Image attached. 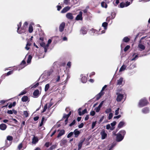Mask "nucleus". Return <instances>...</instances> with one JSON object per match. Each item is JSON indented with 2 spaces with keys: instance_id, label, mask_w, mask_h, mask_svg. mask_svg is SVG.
<instances>
[{
  "instance_id": "nucleus-1",
  "label": "nucleus",
  "mask_w": 150,
  "mask_h": 150,
  "mask_svg": "<svg viewBox=\"0 0 150 150\" xmlns=\"http://www.w3.org/2000/svg\"><path fill=\"white\" fill-rule=\"evenodd\" d=\"M21 22H20L17 24L18 28L17 32L19 34L24 33L26 31V28L24 26H23L21 27Z\"/></svg>"
},
{
  "instance_id": "nucleus-2",
  "label": "nucleus",
  "mask_w": 150,
  "mask_h": 150,
  "mask_svg": "<svg viewBox=\"0 0 150 150\" xmlns=\"http://www.w3.org/2000/svg\"><path fill=\"white\" fill-rule=\"evenodd\" d=\"M149 104L147 100L145 98H144L141 99L138 104V106L139 107H143Z\"/></svg>"
},
{
  "instance_id": "nucleus-3",
  "label": "nucleus",
  "mask_w": 150,
  "mask_h": 150,
  "mask_svg": "<svg viewBox=\"0 0 150 150\" xmlns=\"http://www.w3.org/2000/svg\"><path fill=\"white\" fill-rule=\"evenodd\" d=\"M116 95L117 96L116 99V101L118 102L121 101L124 97V95L119 92H117Z\"/></svg>"
},
{
  "instance_id": "nucleus-4",
  "label": "nucleus",
  "mask_w": 150,
  "mask_h": 150,
  "mask_svg": "<svg viewBox=\"0 0 150 150\" xmlns=\"http://www.w3.org/2000/svg\"><path fill=\"white\" fill-rule=\"evenodd\" d=\"M124 136L122 135L121 134L118 133L116 134V140L117 142L121 141L124 138Z\"/></svg>"
},
{
  "instance_id": "nucleus-5",
  "label": "nucleus",
  "mask_w": 150,
  "mask_h": 150,
  "mask_svg": "<svg viewBox=\"0 0 150 150\" xmlns=\"http://www.w3.org/2000/svg\"><path fill=\"white\" fill-rule=\"evenodd\" d=\"M100 134L101 136V139H103L107 137V134L105 132V129H103L100 132Z\"/></svg>"
},
{
  "instance_id": "nucleus-6",
  "label": "nucleus",
  "mask_w": 150,
  "mask_h": 150,
  "mask_svg": "<svg viewBox=\"0 0 150 150\" xmlns=\"http://www.w3.org/2000/svg\"><path fill=\"white\" fill-rule=\"evenodd\" d=\"M81 108H79L78 110V113L79 115L81 116L82 115H83L86 113H87V109H84L82 111V112H81Z\"/></svg>"
},
{
  "instance_id": "nucleus-7",
  "label": "nucleus",
  "mask_w": 150,
  "mask_h": 150,
  "mask_svg": "<svg viewBox=\"0 0 150 150\" xmlns=\"http://www.w3.org/2000/svg\"><path fill=\"white\" fill-rule=\"evenodd\" d=\"M65 24L64 22H62L60 25L59 27V31L60 32H62L63 31L64 27L65 26Z\"/></svg>"
},
{
  "instance_id": "nucleus-8",
  "label": "nucleus",
  "mask_w": 150,
  "mask_h": 150,
  "mask_svg": "<svg viewBox=\"0 0 150 150\" xmlns=\"http://www.w3.org/2000/svg\"><path fill=\"white\" fill-rule=\"evenodd\" d=\"M80 32L82 34H86L87 32V30L86 28L85 27H83L80 30Z\"/></svg>"
},
{
  "instance_id": "nucleus-9",
  "label": "nucleus",
  "mask_w": 150,
  "mask_h": 150,
  "mask_svg": "<svg viewBox=\"0 0 150 150\" xmlns=\"http://www.w3.org/2000/svg\"><path fill=\"white\" fill-rule=\"evenodd\" d=\"M25 64L26 62L24 60H23L21 64L18 66V67L19 68V70L24 68L25 66Z\"/></svg>"
},
{
  "instance_id": "nucleus-10",
  "label": "nucleus",
  "mask_w": 150,
  "mask_h": 150,
  "mask_svg": "<svg viewBox=\"0 0 150 150\" xmlns=\"http://www.w3.org/2000/svg\"><path fill=\"white\" fill-rule=\"evenodd\" d=\"M85 138H84L83 139L81 140L79 143L78 145V150H80L81 149L82 144L85 140Z\"/></svg>"
},
{
  "instance_id": "nucleus-11",
  "label": "nucleus",
  "mask_w": 150,
  "mask_h": 150,
  "mask_svg": "<svg viewBox=\"0 0 150 150\" xmlns=\"http://www.w3.org/2000/svg\"><path fill=\"white\" fill-rule=\"evenodd\" d=\"M73 132L74 134V137L75 138L78 137L80 133V132L77 129H75Z\"/></svg>"
},
{
  "instance_id": "nucleus-12",
  "label": "nucleus",
  "mask_w": 150,
  "mask_h": 150,
  "mask_svg": "<svg viewBox=\"0 0 150 150\" xmlns=\"http://www.w3.org/2000/svg\"><path fill=\"white\" fill-rule=\"evenodd\" d=\"M142 112L144 114H146L149 113V109L148 107H146L142 109Z\"/></svg>"
},
{
  "instance_id": "nucleus-13",
  "label": "nucleus",
  "mask_w": 150,
  "mask_h": 150,
  "mask_svg": "<svg viewBox=\"0 0 150 150\" xmlns=\"http://www.w3.org/2000/svg\"><path fill=\"white\" fill-rule=\"evenodd\" d=\"M71 7L69 6H66L65 7H64L61 11V13H64L67 12L70 9Z\"/></svg>"
},
{
  "instance_id": "nucleus-14",
  "label": "nucleus",
  "mask_w": 150,
  "mask_h": 150,
  "mask_svg": "<svg viewBox=\"0 0 150 150\" xmlns=\"http://www.w3.org/2000/svg\"><path fill=\"white\" fill-rule=\"evenodd\" d=\"M39 94V91L38 89L35 90L33 93V95L35 98H37L38 97Z\"/></svg>"
},
{
  "instance_id": "nucleus-15",
  "label": "nucleus",
  "mask_w": 150,
  "mask_h": 150,
  "mask_svg": "<svg viewBox=\"0 0 150 150\" xmlns=\"http://www.w3.org/2000/svg\"><path fill=\"white\" fill-rule=\"evenodd\" d=\"M104 93L103 92H102V91H101L96 96V100H98L100 98V97L104 95Z\"/></svg>"
},
{
  "instance_id": "nucleus-16",
  "label": "nucleus",
  "mask_w": 150,
  "mask_h": 150,
  "mask_svg": "<svg viewBox=\"0 0 150 150\" xmlns=\"http://www.w3.org/2000/svg\"><path fill=\"white\" fill-rule=\"evenodd\" d=\"M7 125L5 124L2 123L0 125V129L1 130H5L7 128Z\"/></svg>"
},
{
  "instance_id": "nucleus-17",
  "label": "nucleus",
  "mask_w": 150,
  "mask_h": 150,
  "mask_svg": "<svg viewBox=\"0 0 150 150\" xmlns=\"http://www.w3.org/2000/svg\"><path fill=\"white\" fill-rule=\"evenodd\" d=\"M104 103V101H102L100 104L96 108V112H98L100 109V108L102 106L103 104Z\"/></svg>"
},
{
  "instance_id": "nucleus-18",
  "label": "nucleus",
  "mask_w": 150,
  "mask_h": 150,
  "mask_svg": "<svg viewBox=\"0 0 150 150\" xmlns=\"http://www.w3.org/2000/svg\"><path fill=\"white\" fill-rule=\"evenodd\" d=\"M67 142V140L66 139H63L60 142V144L62 146L65 145L66 144Z\"/></svg>"
},
{
  "instance_id": "nucleus-19",
  "label": "nucleus",
  "mask_w": 150,
  "mask_h": 150,
  "mask_svg": "<svg viewBox=\"0 0 150 150\" xmlns=\"http://www.w3.org/2000/svg\"><path fill=\"white\" fill-rule=\"evenodd\" d=\"M13 73V71H10L8 72L7 73H5L2 76V78H4L5 77L7 76H9L11 74H12Z\"/></svg>"
},
{
  "instance_id": "nucleus-20",
  "label": "nucleus",
  "mask_w": 150,
  "mask_h": 150,
  "mask_svg": "<svg viewBox=\"0 0 150 150\" xmlns=\"http://www.w3.org/2000/svg\"><path fill=\"white\" fill-rule=\"evenodd\" d=\"M29 99L28 97L27 96H24L21 98V101L23 102H26Z\"/></svg>"
},
{
  "instance_id": "nucleus-21",
  "label": "nucleus",
  "mask_w": 150,
  "mask_h": 150,
  "mask_svg": "<svg viewBox=\"0 0 150 150\" xmlns=\"http://www.w3.org/2000/svg\"><path fill=\"white\" fill-rule=\"evenodd\" d=\"M66 17L68 19H73L74 18L72 14L70 13H68L66 14Z\"/></svg>"
},
{
  "instance_id": "nucleus-22",
  "label": "nucleus",
  "mask_w": 150,
  "mask_h": 150,
  "mask_svg": "<svg viewBox=\"0 0 150 150\" xmlns=\"http://www.w3.org/2000/svg\"><path fill=\"white\" fill-rule=\"evenodd\" d=\"M65 134V131L64 130H61L60 132L57 136V137L59 138L62 136L63 135Z\"/></svg>"
},
{
  "instance_id": "nucleus-23",
  "label": "nucleus",
  "mask_w": 150,
  "mask_h": 150,
  "mask_svg": "<svg viewBox=\"0 0 150 150\" xmlns=\"http://www.w3.org/2000/svg\"><path fill=\"white\" fill-rule=\"evenodd\" d=\"M82 12L81 11H80L79 12V14L77 16L75 19H82Z\"/></svg>"
},
{
  "instance_id": "nucleus-24",
  "label": "nucleus",
  "mask_w": 150,
  "mask_h": 150,
  "mask_svg": "<svg viewBox=\"0 0 150 150\" xmlns=\"http://www.w3.org/2000/svg\"><path fill=\"white\" fill-rule=\"evenodd\" d=\"M124 122L123 121H121L119 123L117 127L119 128H122L123 126L124 125Z\"/></svg>"
},
{
  "instance_id": "nucleus-25",
  "label": "nucleus",
  "mask_w": 150,
  "mask_h": 150,
  "mask_svg": "<svg viewBox=\"0 0 150 150\" xmlns=\"http://www.w3.org/2000/svg\"><path fill=\"white\" fill-rule=\"evenodd\" d=\"M101 6L103 8H107V5L106 3L104 1H102L101 3Z\"/></svg>"
},
{
  "instance_id": "nucleus-26",
  "label": "nucleus",
  "mask_w": 150,
  "mask_h": 150,
  "mask_svg": "<svg viewBox=\"0 0 150 150\" xmlns=\"http://www.w3.org/2000/svg\"><path fill=\"white\" fill-rule=\"evenodd\" d=\"M123 82V78L121 77L120 78V79L117 81V85H120L122 84Z\"/></svg>"
},
{
  "instance_id": "nucleus-27",
  "label": "nucleus",
  "mask_w": 150,
  "mask_h": 150,
  "mask_svg": "<svg viewBox=\"0 0 150 150\" xmlns=\"http://www.w3.org/2000/svg\"><path fill=\"white\" fill-rule=\"evenodd\" d=\"M81 80L83 83H86L87 81V78L85 76H83L82 77Z\"/></svg>"
},
{
  "instance_id": "nucleus-28",
  "label": "nucleus",
  "mask_w": 150,
  "mask_h": 150,
  "mask_svg": "<svg viewBox=\"0 0 150 150\" xmlns=\"http://www.w3.org/2000/svg\"><path fill=\"white\" fill-rule=\"evenodd\" d=\"M38 141V139L37 137H34L33 139L32 142L33 144H35Z\"/></svg>"
},
{
  "instance_id": "nucleus-29",
  "label": "nucleus",
  "mask_w": 150,
  "mask_h": 150,
  "mask_svg": "<svg viewBox=\"0 0 150 150\" xmlns=\"http://www.w3.org/2000/svg\"><path fill=\"white\" fill-rule=\"evenodd\" d=\"M130 40V39L127 37H125L123 39L122 41L123 42H127Z\"/></svg>"
},
{
  "instance_id": "nucleus-30",
  "label": "nucleus",
  "mask_w": 150,
  "mask_h": 150,
  "mask_svg": "<svg viewBox=\"0 0 150 150\" xmlns=\"http://www.w3.org/2000/svg\"><path fill=\"white\" fill-rule=\"evenodd\" d=\"M108 25V23L106 22H104L102 24V26L104 27V29L106 30L107 29V26Z\"/></svg>"
},
{
  "instance_id": "nucleus-31",
  "label": "nucleus",
  "mask_w": 150,
  "mask_h": 150,
  "mask_svg": "<svg viewBox=\"0 0 150 150\" xmlns=\"http://www.w3.org/2000/svg\"><path fill=\"white\" fill-rule=\"evenodd\" d=\"M138 47L140 49H141V50H144L145 49V46L144 45H142V44H139L138 45Z\"/></svg>"
},
{
  "instance_id": "nucleus-32",
  "label": "nucleus",
  "mask_w": 150,
  "mask_h": 150,
  "mask_svg": "<svg viewBox=\"0 0 150 150\" xmlns=\"http://www.w3.org/2000/svg\"><path fill=\"white\" fill-rule=\"evenodd\" d=\"M16 102L15 101H14V102H13V103H10L8 106V107L9 108H11L12 107H14L16 105Z\"/></svg>"
},
{
  "instance_id": "nucleus-33",
  "label": "nucleus",
  "mask_w": 150,
  "mask_h": 150,
  "mask_svg": "<svg viewBox=\"0 0 150 150\" xmlns=\"http://www.w3.org/2000/svg\"><path fill=\"white\" fill-rule=\"evenodd\" d=\"M126 66L124 65H122L120 69V71H124L126 68Z\"/></svg>"
},
{
  "instance_id": "nucleus-34",
  "label": "nucleus",
  "mask_w": 150,
  "mask_h": 150,
  "mask_svg": "<svg viewBox=\"0 0 150 150\" xmlns=\"http://www.w3.org/2000/svg\"><path fill=\"white\" fill-rule=\"evenodd\" d=\"M135 67V65L134 64H130L128 67V68L129 69H133Z\"/></svg>"
},
{
  "instance_id": "nucleus-35",
  "label": "nucleus",
  "mask_w": 150,
  "mask_h": 150,
  "mask_svg": "<svg viewBox=\"0 0 150 150\" xmlns=\"http://www.w3.org/2000/svg\"><path fill=\"white\" fill-rule=\"evenodd\" d=\"M33 31V28L32 26L30 25L29 27L28 31L30 33H31Z\"/></svg>"
},
{
  "instance_id": "nucleus-36",
  "label": "nucleus",
  "mask_w": 150,
  "mask_h": 150,
  "mask_svg": "<svg viewBox=\"0 0 150 150\" xmlns=\"http://www.w3.org/2000/svg\"><path fill=\"white\" fill-rule=\"evenodd\" d=\"M115 13H112L111 16L109 17V19H114L115 17Z\"/></svg>"
},
{
  "instance_id": "nucleus-37",
  "label": "nucleus",
  "mask_w": 150,
  "mask_h": 150,
  "mask_svg": "<svg viewBox=\"0 0 150 150\" xmlns=\"http://www.w3.org/2000/svg\"><path fill=\"white\" fill-rule=\"evenodd\" d=\"M47 104L46 103L45 105V106H44V108L43 109V110L42 111H41V113H43L46 110H47Z\"/></svg>"
},
{
  "instance_id": "nucleus-38",
  "label": "nucleus",
  "mask_w": 150,
  "mask_h": 150,
  "mask_svg": "<svg viewBox=\"0 0 150 150\" xmlns=\"http://www.w3.org/2000/svg\"><path fill=\"white\" fill-rule=\"evenodd\" d=\"M32 59V56L31 55H29L27 61V63H30Z\"/></svg>"
},
{
  "instance_id": "nucleus-39",
  "label": "nucleus",
  "mask_w": 150,
  "mask_h": 150,
  "mask_svg": "<svg viewBox=\"0 0 150 150\" xmlns=\"http://www.w3.org/2000/svg\"><path fill=\"white\" fill-rule=\"evenodd\" d=\"M39 85V83L38 82H37V83H36L35 84H34V83H33L32 85L31 86H32V87H31V88H35L37 87Z\"/></svg>"
},
{
  "instance_id": "nucleus-40",
  "label": "nucleus",
  "mask_w": 150,
  "mask_h": 150,
  "mask_svg": "<svg viewBox=\"0 0 150 150\" xmlns=\"http://www.w3.org/2000/svg\"><path fill=\"white\" fill-rule=\"evenodd\" d=\"M114 127L111 128L109 124L107 125L106 126V129H110L111 130H112L114 129Z\"/></svg>"
},
{
  "instance_id": "nucleus-41",
  "label": "nucleus",
  "mask_w": 150,
  "mask_h": 150,
  "mask_svg": "<svg viewBox=\"0 0 150 150\" xmlns=\"http://www.w3.org/2000/svg\"><path fill=\"white\" fill-rule=\"evenodd\" d=\"M45 120V117H43L42 118V120L40 123L39 124V127L42 126L43 124V122Z\"/></svg>"
},
{
  "instance_id": "nucleus-42",
  "label": "nucleus",
  "mask_w": 150,
  "mask_h": 150,
  "mask_svg": "<svg viewBox=\"0 0 150 150\" xmlns=\"http://www.w3.org/2000/svg\"><path fill=\"white\" fill-rule=\"evenodd\" d=\"M50 88V85L49 84H47L45 86V91H47L48 89Z\"/></svg>"
},
{
  "instance_id": "nucleus-43",
  "label": "nucleus",
  "mask_w": 150,
  "mask_h": 150,
  "mask_svg": "<svg viewBox=\"0 0 150 150\" xmlns=\"http://www.w3.org/2000/svg\"><path fill=\"white\" fill-rule=\"evenodd\" d=\"M118 133L121 134L122 135L124 136V135L126 134V132L125 130H123L120 131Z\"/></svg>"
},
{
  "instance_id": "nucleus-44",
  "label": "nucleus",
  "mask_w": 150,
  "mask_h": 150,
  "mask_svg": "<svg viewBox=\"0 0 150 150\" xmlns=\"http://www.w3.org/2000/svg\"><path fill=\"white\" fill-rule=\"evenodd\" d=\"M23 114L25 117H28L29 114L27 111H25L23 112Z\"/></svg>"
},
{
  "instance_id": "nucleus-45",
  "label": "nucleus",
  "mask_w": 150,
  "mask_h": 150,
  "mask_svg": "<svg viewBox=\"0 0 150 150\" xmlns=\"http://www.w3.org/2000/svg\"><path fill=\"white\" fill-rule=\"evenodd\" d=\"M120 7L121 8H123L124 7H126V6H125V3L123 2L121 3L120 4Z\"/></svg>"
},
{
  "instance_id": "nucleus-46",
  "label": "nucleus",
  "mask_w": 150,
  "mask_h": 150,
  "mask_svg": "<svg viewBox=\"0 0 150 150\" xmlns=\"http://www.w3.org/2000/svg\"><path fill=\"white\" fill-rule=\"evenodd\" d=\"M64 3L66 5H68L70 4V0H64Z\"/></svg>"
},
{
  "instance_id": "nucleus-47",
  "label": "nucleus",
  "mask_w": 150,
  "mask_h": 150,
  "mask_svg": "<svg viewBox=\"0 0 150 150\" xmlns=\"http://www.w3.org/2000/svg\"><path fill=\"white\" fill-rule=\"evenodd\" d=\"M74 134V132H70L67 135V137L69 138L72 136Z\"/></svg>"
},
{
  "instance_id": "nucleus-48",
  "label": "nucleus",
  "mask_w": 150,
  "mask_h": 150,
  "mask_svg": "<svg viewBox=\"0 0 150 150\" xmlns=\"http://www.w3.org/2000/svg\"><path fill=\"white\" fill-rule=\"evenodd\" d=\"M7 140L10 141H12L13 139V138L12 136H8L7 137Z\"/></svg>"
},
{
  "instance_id": "nucleus-49",
  "label": "nucleus",
  "mask_w": 150,
  "mask_h": 150,
  "mask_svg": "<svg viewBox=\"0 0 150 150\" xmlns=\"http://www.w3.org/2000/svg\"><path fill=\"white\" fill-rule=\"evenodd\" d=\"M27 93V91H26L23 90L22 91L19 95V96L22 95L26 94Z\"/></svg>"
},
{
  "instance_id": "nucleus-50",
  "label": "nucleus",
  "mask_w": 150,
  "mask_h": 150,
  "mask_svg": "<svg viewBox=\"0 0 150 150\" xmlns=\"http://www.w3.org/2000/svg\"><path fill=\"white\" fill-rule=\"evenodd\" d=\"M130 47L129 45H128L126 46L124 49V51L125 52L127 51L128 49H129Z\"/></svg>"
},
{
  "instance_id": "nucleus-51",
  "label": "nucleus",
  "mask_w": 150,
  "mask_h": 150,
  "mask_svg": "<svg viewBox=\"0 0 150 150\" xmlns=\"http://www.w3.org/2000/svg\"><path fill=\"white\" fill-rule=\"evenodd\" d=\"M112 110L111 108H108L105 111V112L106 113H109L111 112Z\"/></svg>"
},
{
  "instance_id": "nucleus-52",
  "label": "nucleus",
  "mask_w": 150,
  "mask_h": 150,
  "mask_svg": "<svg viewBox=\"0 0 150 150\" xmlns=\"http://www.w3.org/2000/svg\"><path fill=\"white\" fill-rule=\"evenodd\" d=\"M95 112L93 110H92L90 112V115L92 116H94L95 114Z\"/></svg>"
},
{
  "instance_id": "nucleus-53",
  "label": "nucleus",
  "mask_w": 150,
  "mask_h": 150,
  "mask_svg": "<svg viewBox=\"0 0 150 150\" xmlns=\"http://www.w3.org/2000/svg\"><path fill=\"white\" fill-rule=\"evenodd\" d=\"M75 123H76V120H73L72 122L69 124V126L70 127H71L73 125H74L75 124Z\"/></svg>"
},
{
  "instance_id": "nucleus-54",
  "label": "nucleus",
  "mask_w": 150,
  "mask_h": 150,
  "mask_svg": "<svg viewBox=\"0 0 150 150\" xmlns=\"http://www.w3.org/2000/svg\"><path fill=\"white\" fill-rule=\"evenodd\" d=\"M91 31H92V33H93V34L95 33H96L97 32V31L93 28H92L91 30Z\"/></svg>"
},
{
  "instance_id": "nucleus-55",
  "label": "nucleus",
  "mask_w": 150,
  "mask_h": 150,
  "mask_svg": "<svg viewBox=\"0 0 150 150\" xmlns=\"http://www.w3.org/2000/svg\"><path fill=\"white\" fill-rule=\"evenodd\" d=\"M113 114L112 113H110L109 114L108 119L109 120H110L112 117Z\"/></svg>"
},
{
  "instance_id": "nucleus-56",
  "label": "nucleus",
  "mask_w": 150,
  "mask_h": 150,
  "mask_svg": "<svg viewBox=\"0 0 150 150\" xmlns=\"http://www.w3.org/2000/svg\"><path fill=\"white\" fill-rule=\"evenodd\" d=\"M119 109H120L119 108H118L116 110H115V115H116L118 114L119 111Z\"/></svg>"
},
{
  "instance_id": "nucleus-57",
  "label": "nucleus",
  "mask_w": 150,
  "mask_h": 150,
  "mask_svg": "<svg viewBox=\"0 0 150 150\" xmlns=\"http://www.w3.org/2000/svg\"><path fill=\"white\" fill-rule=\"evenodd\" d=\"M69 117V116L68 115H67H67L66 114H64L63 117V118L64 119L66 118L68 119Z\"/></svg>"
},
{
  "instance_id": "nucleus-58",
  "label": "nucleus",
  "mask_w": 150,
  "mask_h": 150,
  "mask_svg": "<svg viewBox=\"0 0 150 150\" xmlns=\"http://www.w3.org/2000/svg\"><path fill=\"white\" fill-rule=\"evenodd\" d=\"M40 45L43 48L45 47V44L44 42H42L40 43Z\"/></svg>"
},
{
  "instance_id": "nucleus-59",
  "label": "nucleus",
  "mask_w": 150,
  "mask_h": 150,
  "mask_svg": "<svg viewBox=\"0 0 150 150\" xmlns=\"http://www.w3.org/2000/svg\"><path fill=\"white\" fill-rule=\"evenodd\" d=\"M83 123H81V124L78 125V127L79 128H81L83 127Z\"/></svg>"
},
{
  "instance_id": "nucleus-60",
  "label": "nucleus",
  "mask_w": 150,
  "mask_h": 150,
  "mask_svg": "<svg viewBox=\"0 0 150 150\" xmlns=\"http://www.w3.org/2000/svg\"><path fill=\"white\" fill-rule=\"evenodd\" d=\"M116 124V122L115 121H114L112 123H111L110 124L112 127L115 126Z\"/></svg>"
},
{
  "instance_id": "nucleus-61",
  "label": "nucleus",
  "mask_w": 150,
  "mask_h": 150,
  "mask_svg": "<svg viewBox=\"0 0 150 150\" xmlns=\"http://www.w3.org/2000/svg\"><path fill=\"white\" fill-rule=\"evenodd\" d=\"M114 1L115 2V5L117 6L119 3V0H114Z\"/></svg>"
},
{
  "instance_id": "nucleus-62",
  "label": "nucleus",
  "mask_w": 150,
  "mask_h": 150,
  "mask_svg": "<svg viewBox=\"0 0 150 150\" xmlns=\"http://www.w3.org/2000/svg\"><path fill=\"white\" fill-rule=\"evenodd\" d=\"M49 146L50 142H46L45 144V146L47 147H48Z\"/></svg>"
},
{
  "instance_id": "nucleus-63",
  "label": "nucleus",
  "mask_w": 150,
  "mask_h": 150,
  "mask_svg": "<svg viewBox=\"0 0 150 150\" xmlns=\"http://www.w3.org/2000/svg\"><path fill=\"white\" fill-rule=\"evenodd\" d=\"M89 115H87L86 117L85 118L84 120L85 121H87L89 119Z\"/></svg>"
},
{
  "instance_id": "nucleus-64",
  "label": "nucleus",
  "mask_w": 150,
  "mask_h": 150,
  "mask_svg": "<svg viewBox=\"0 0 150 150\" xmlns=\"http://www.w3.org/2000/svg\"><path fill=\"white\" fill-rule=\"evenodd\" d=\"M39 118V117L38 116H36L34 117L33 120L35 121H36L38 120Z\"/></svg>"
}]
</instances>
